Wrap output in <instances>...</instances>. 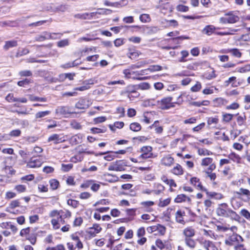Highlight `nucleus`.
I'll list each match as a JSON object with an SVG mask.
<instances>
[{
  "instance_id": "72a5a7b5",
  "label": "nucleus",
  "mask_w": 250,
  "mask_h": 250,
  "mask_svg": "<svg viewBox=\"0 0 250 250\" xmlns=\"http://www.w3.org/2000/svg\"><path fill=\"white\" fill-rule=\"evenodd\" d=\"M49 184L52 190L56 189L59 185V182L56 179H51L49 181Z\"/></svg>"
},
{
  "instance_id": "ddd939ff",
  "label": "nucleus",
  "mask_w": 250,
  "mask_h": 250,
  "mask_svg": "<svg viewBox=\"0 0 250 250\" xmlns=\"http://www.w3.org/2000/svg\"><path fill=\"white\" fill-rule=\"evenodd\" d=\"M102 229L98 224H94L93 227L89 229L88 233L92 236H95L96 234L99 233Z\"/></svg>"
},
{
  "instance_id": "4c0bfd02",
  "label": "nucleus",
  "mask_w": 250,
  "mask_h": 250,
  "mask_svg": "<svg viewBox=\"0 0 250 250\" xmlns=\"http://www.w3.org/2000/svg\"><path fill=\"white\" fill-rule=\"evenodd\" d=\"M90 130L92 133L96 134V133H104L106 131V129L105 127H104L103 128L93 127L90 129Z\"/></svg>"
},
{
  "instance_id": "f3484780",
  "label": "nucleus",
  "mask_w": 250,
  "mask_h": 250,
  "mask_svg": "<svg viewBox=\"0 0 250 250\" xmlns=\"http://www.w3.org/2000/svg\"><path fill=\"white\" fill-rule=\"evenodd\" d=\"M185 238H191L195 235V230L191 227H187L183 230Z\"/></svg>"
},
{
  "instance_id": "cd10ccee",
  "label": "nucleus",
  "mask_w": 250,
  "mask_h": 250,
  "mask_svg": "<svg viewBox=\"0 0 250 250\" xmlns=\"http://www.w3.org/2000/svg\"><path fill=\"white\" fill-rule=\"evenodd\" d=\"M141 125L138 123H132L130 125V129L135 132H137L141 129Z\"/></svg>"
},
{
  "instance_id": "6e6d98bb",
  "label": "nucleus",
  "mask_w": 250,
  "mask_h": 250,
  "mask_svg": "<svg viewBox=\"0 0 250 250\" xmlns=\"http://www.w3.org/2000/svg\"><path fill=\"white\" fill-rule=\"evenodd\" d=\"M104 176H112V178H113L112 179H111V180H108V182H109L110 183L116 182L119 180V178L117 176H116L115 175H113L112 174L106 173L104 174Z\"/></svg>"
},
{
  "instance_id": "a878e982",
  "label": "nucleus",
  "mask_w": 250,
  "mask_h": 250,
  "mask_svg": "<svg viewBox=\"0 0 250 250\" xmlns=\"http://www.w3.org/2000/svg\"><path fill=\"white\" fill-rule=\"evenodd\" d=\"M187 39H189V37L188 36H181L178 37L173 38L170 40L173 41L175 44H178L181 43V41L183 40Z\"/></svg>"
},
{
  "instance_id": "9b49d317",
  "label": "nucleus",
  "mask_w": 250,
  "mask_h": 250,
  "mask_svg": "<svg viewBox=\"0 0 250 250\" xmlns=\"http://www.w3.org/2000/svg\"><path fill=\"white\" fill-rule=\"evenodd\" d=\"M56 114L65 115L68 114H70L72 112L69 110V107L65 106H60L57 107L55 110Z\"/></svg>"
},
{
  "instance_id": "09e8293b",
  "label": "nucleus",
  "mask_w": 250,
  "mask_h": 250,
  "mask_svg": "<svg viewBox=\"0 0 250 250\" xmlns=\"http://www.w3.org/2000/svg\"><path fill=\"white\" fill-rule=\"evenodd\" d=\"M93 182H94V181L93 180H87L81 185V187L85 188H88L90 187H91V185Z\"/></svg>"
},
{
  "instance_id": "e433bc0d",
  "label": "nucleus",
  "mask_w": 250,
  "mask_h": 250,
  "mask_svg": "<svg viewBox=\"0 0 250 250\" xmlns=\"http://www.w3.org/2000/svg\"><path fill=\"white\" fill-rule=\"evenodd\" d=\"M51 223L53 226V229H59L61 227L58 218L56 219H52L51 220Z\"/></svg>"
},
{
  "instance_id": "37998d69",
  "label": "nucleus",
  "mask_w": 250,
  "mask_h": 250,
  "mask_svg": "<svg viewBox=\"0 0 250 250\" xmlns=\"http://www.w3.org/2000/svg\"><path fill=\"white\" fill-rule=\"evenodd\" d=\"M21 134V131L19 129L13 130L9 133V136L11 137H19Z\"/></svg>"
},
{
  "instance_id": "bf43d9fd",
  "label": "nucleus",
  "mask_w": 250,
  "mask_h": 250,
  "mask_svg": "<svg viewBox=\"0 0 250 250\" xmlns=\"http://www.w3.org/2000/svg\"><path fill=\"white\" fill-rule=\"evenodd\" d=\"M111 152L112 151H109L108 153H110V154L104 157V160L108 161H110L113 160L116 157V155L114 153H112Z\"/></svg>"
},
{
  "instance_id": "c9c22d12",
  "label": "nucleus",
  "mask_w": 250,
  "mask_h": 250,
  "mask_svg": "<svg viewBox=\"0 0 250 250\" xmlns=\"http://www.w3.org/2000/svg\"><path fill=\"white\" fill-rule=\"evenodd\" d=\"M73 164L71 163L68 164H62V168L61 169L63 172H68L73 167Z\"/></svg>"
},
{
  "instance_id": "f704fd0d",
  "label": "nucleus",
  "mask_w": 250,
  "mask_h": 250,
  "mask_svg": "<svg viewBox=\"0 0 250 250\" xmlns=\"http://www.w3.org/2000/svg\"><path fill=\"white\" fill-rule=\"evenodd\" d=\"M229 157L234 162H236L238 163H240L241 158L238 155L234 153L230 154Z\"/></svg>"
},
{
  "instance_id": "0e129e2a",
  "label": "nucleus",
  "mask_w": 250,
  "mask_h": 250,
  "mask_svg": "<svg viewBox=\"0 0 250 250\" xmlns=\"http://www.w3.org/2000/svg\"><path fill=\"white\" fill-rule=\"evenodd\" d=\"M101 186L99 184L95 183L94 182L92 183V184L91 186V189L94 192H97L100 188Z\"/></svg>"
},
{
  "instance_id": "a211bd4d",
  "label": "nucleus",
  "mask_w": 250,
  "mask_h": 250,
  "mask_svg": "<svg viewBox=\"0 0 250 250\" xmlns=\"http://www.w3.org/2000/svg\"><path fill=\"white\" fill-rule=\"evenodd\" d=\"M202 244L207 250H215L216 249L213 243L209 240L203 241Z\"/></svg>"
},
{
  "instance_id": "69168bd1",
  "label": "nucleus",
  "mask_w": 250,
  "mask_h": 250,
  "mask_svg": "<svg viewBox=\"0 0 250 250\" xmlns=\"http://www.w3.org/2000/svg\"><path fill=\"white\" fill-rule=\"evenodd\" d=\"M106 118L105 117L101 116L94 119V122L95 124H99L103 123L106 120Z\"/></svg>"
},
{
  "instance_id": "8fccbe9b",
  "label": "nucleus",
  "mask_w": 250,
  "mask_h": 250,
  "mask_svg": "<svg viewBox=\"0 0 250 250\" xmlns=\"http://www.w3.org/2000/svg\"><path fill=\"white\" fill-rule=\"evenodd\" d=\"M67 204L68 205L72 206V207H73L74 208H76L78 206L79 203L78 201H77L76 200H72V199H69L67 201Z\"/></svg>"
},
{
  "instance_id": "c03bdc74",
  "label": "nucleus",
  "mask_w": 250,
  "mask_h": 250,
  "mask_svg": "<svg viewBox=\"0 0 250 250\" xmlns=\"http://www.w3.org/2000/svg\"><path fill=\"white\" fill-rule=\"evenodd\" d=\"M170 202V199L169 198H167L165 200H160V202L159 203V206L160 207H164L167 206Z\"/></svg>"
},
{
  "instance_id": "5fc2aeb1",
  "label": "nucleus",
  "mask_w": 250,
  "mask_h": 250,
  "mask_svg": "<svg viewBox=\"0 0 250 250\" xmlns=\"http://www.w3.org/2000/svg\"><path fill=\"white\" fill-rule=\"evenodd\" d=\"M72 127L75 129H81L82 128V125L81 124L76 121H73L71 123Z\"/></svg>"
},
{
  "instance_id": "58836bf2",
  "label": "nucleus",
  "mask_w": 250,
  "mask_h": 250,
  "mask_svg": "<svg viewBox=\"0 0 250 250\" xmlns=\"http://www.w3.org/2000/svg\"><path fill=\"white\" fill-rule=\"evenodd\" d=\"M234 115L229 114V113H226L223 115V121L226 122H230L233 117Z\"/></svg>"
},
{
  "instance_id": "412c9836",
  "label": "nucleus",
  "mask_w": 250,
  "mask_h": 250,
  "mask_svg": "<svg viewBox=\"0 0 250 250\" xmlns=\"http://www.w3.org/2000/svg\"><path fill=\"white\" fill-rule=\"evenodd\" d=\"M225 52L229 53L232 56L237 58H240L242 56V53L237 48L228 49Z\"/></svg>"
},
{
  "instance_id": "e2e57ef3",
  "label": "nucleus",
  "mask_w": 250,
  "mask_h": 250,
  "mask_svg": "<svg viewBox=\"0 0 250 250\" xmlns=\"http://www.w3.org/2000/svg\"><path fill=\"white\" fill-rule=\"evenodd\" d=\"M15 189L17 190L19 192H23L26 190V187L24 185H19L15 187Z\"/></svg>"
},
{
  "instance_id": "680f3d73",
  "label": "nucleus",
  "mask_w": 250,
  "mask_h": 250,
  "mask_svg": "<svg viewBox=\"0 0 250 250\" xmlns=\"http://www.w3.org/2000/svg\"><path fill=\"white\" fill-rule=\"evenodd\" d=\"M19 75L21 76H25V77L31 76L32 75V73L30 70H23V71H21L19 72Z\"/></svg>"
},
{
  "instance_id": "c756f323",
  "label": "nucleus",
  "mask_w": 250,
  "mask_h": 250,
  "mask_svg": "<svg viewBox=\"0 0 250 250\" xmlns=\"http://www.w3.org/2000/svg\"><path fill=\"white\" fill-rule=\"evenodd\" d=\"M50 111L49 110L44 111H39L36 113L35 118L36 119L44 117L48 115L50 113Z\"/></svg>"
},
{
  "instance_id": "20e7f679",
  "label": "nucleus",
  "mask_w": 250,
  "mask_h": 250,
  "mask_svg": "<svg viewBox=\"0 0 250 250\" xmlns=\"http://www.w3.org/2000/svg\"><path fill=\"white\" fill-rule=\"evenodd\" d=\"M44 162V159L42 156L32 157L27 164V167L29 168H36L40 167Z\"/></svg>"
},
{
  "instance_id": "aec40b11",
  "label": "nucleus",
  "mask_w": 250,
  "mask_h": 250,
  "mask_svg": "<svg viewBox=\"0 0 250 250\" xmlns=\"http://www.w3.org/2000/svg\"><path fill=\"white\" fill-rule=\"evenodd\" d=\"M190 183L194 185L195 187H197L199 189L202 191V189L205 188L203 187L200 182L199 179L197 177H192L190 179Z\"/></svg>"
},
{
  "instance_id": "4be33fe9",
  "label": "nucleus",
  "mask_w": 250,
  "mask_h": 250,
  "mask_svg": "<svg viewBox=\"0 0 250 250\" xmlns=\"http://www.w3.org/2000/svg\"><path fill=\"white\" fill-rule=\"evenodd\" d=\"M17 42L15 40L6 41L3 46V49L5 50H7L10 48L17 46Z\"/></svg>"
},
{
  "instance_id": "4468645a",
  "label": "nucleus",
  "mask_w": 250,
  "mask_h": 250,
  "mask_svg": "<svg viewBox=\"0 0 250 250\" xmlns=\"http://www.w3.org/2000/svg\"><path fill=\"white\" fill-rule=\"evenodd\" d=\"M216 29H218V28H216L212 25H206L203 29L202 32L208 36H210L212 33H215V31Z\"/></svg>"
},
{
  "instance_id": "6e6552de",
  "label": "nucleus",
  "mask_w": 250,
  "mask_h": 250,
  "mask_svg": "<svg viewBox=\"0 0 250 250\" xmlns=\"http://www.w3.org/2000/svg\"><path fill=\"white\" fill-rule=\"evenodd\" d=\"M91 103L86 98H80L75 104V107L79 109H85L90 105Z\"/></svg>"
},
{
  "instance_id": "7ed1b4c3",
  "label": "nucleus",
  "mask_w": 250,
  "mask_h": 250,
  "mask_svg": "<svg viewBox=\"0 0 250 250\" xmlns=\"http://www.w3.org/2000/svg\"><path fill=\"white\" fill-rule=\"evenodd\" d=\"M240 18L239 17L233 14L232 12H229L225 14V17H221L219 19L220 22L226 23H234L238 21Z\"/></svg>"
},
{
  "instance_id": "f8f14e48",
  "label": "nucleus",
  "mask_w": 250,
  "mask_h": 250,
  "mask_svg": "<svg viewBox=\"0 0 250 250\" xmlns=\"http://www.w3.org/2000/svg\"><path fill=\"white\" fill-rule=\"evenodd\" d=\"M174 201H175V202L177 203L185 202H187L188 203H190L191 199L189 197L186 196L185 194H179L177 196V197L174 199Z\"/></svg>"
},
{
  "instance_id": "c85d7f7f",
  "label": "nucleus",
  "mask_w": 250,
  "mask_h": 250,
  "mask_svg": "<svg viewBox=\"0 0 250 250\" xmlns=\"http://www.w3.org/2000/svg\"><path fill=\"white\" fill-rule=\"evenodd\" d=\"M236 78L235 77H230L228 80L224 82L225 85L228 86L230 83H232L231 86L232 87H236L237 85L235 84Z\"/></svg>"
},
{
  "instance_id": "f257e3e1",
  "label": "nucleus",
  "mask_w": 250,
  "mask_h": 250,
  "mask_svg": "<svg viewBox=\"0 0 250 250\" xmlns=\"http://www.w3.org/2000/svg\"><path fill=\"white\" fill-rule=\"evenodd\" d=\"M216 211L217 214L221 217H230L235 220L238 218L237 213L229 208L228 205L226 203L219 204Z\"/></svg>"
},
{
  "instance_id": "7c9ffc66",
  "label": "nucleus",
  "mask_w": 250,
  "mask_h": 250,
  "mask_svg": "<svg viewBox=\"0 0 250 250\" xmlns=\"http://www.w3.org/2000/svg\"><path fill=\"white\" fill-rule=\"evenodd\" d=\"M29 99L30 101H38L42 102H46L47 101V98L45 97H39L37 96H34L33 95H30Z\"/></svg>"
},
{
  "instance_id": "774afa93",
  "label": "nucleus",
  "mask_w": 250,
  "mask_h": 250,
  "mask_svg": "<svg viewBox=\"0 0 250 250\" xmlns=\"http://www.w3.org/2000/svg\"><path fill=\"white\" fill-rule=\"evenodd\" d=\"M155 244H156V245L157 246V247H158L161 250H162L165 248V244L160 239H157L156 241Z\"/></svg>"
},
{
  "instance_id": "6ab92c4d",
  "label": "nucleus",
  "mask_w": 250,
  "mask_h": 250,
  "mask_svg": "<svg viewBox=\"0 0 250 250\" xmlns=\"http://www.w3.org/2000/svg\"><path fill=\"white\" fill-rule=\"evenodd\" d=\"M48 142H53L54 144H57L62 142V139L58 134H53L50 136L48 139Z\"/></svg>"
},
{
  "instance_id": "0eeeda50",
  "label": "nucleus",
  "mask_w": 250,
  "mask_h": 250,
  "mask_svg": "<svg viewBox=\"0 0 250 250\" xmlns=\"http://www.w3.org/2000/svg\"><path fill=\"white\" fill-rule=\"evenodd\" d=\"M173 98L169 96L162 98L160 101H158L157 105L163 110L168 109V106L170 103L172 101Z\"/></svg>"
},
{
  "instance_id": "79ce46f5",
  "label": "nucleus",
  "mask_w": 250,
  "mask_h": 250,
  "mask_svg": "<svg viewBox=\"0 0 250 250\" xmlns=\"http://www.w3.org/2000/svg\"><path fill=\"white\" fill-rule=\"evenodd\" d=\"M177 10L180 12H186L188 11L189 8L188 6L182 4H179L177 6Z\"/></svg>"
},
{
  "instance_id": "5701e85b",
  "label": "nucleus",
  "mask_w": 250,
  "mask_h": 250,
  "mask_svg": "<svg viewBox=\"0 0 250 250\" xmlns=\"http://www.w3.org/2000/svg\"><path fill=\"white\" fill-rule=\"evenodd\" d=\"M213 103L215 106H220L227 104L228 103V101L223 98H217L213 100Z\"/></svg>"
},
{
  "instance_id": "052dcab7",
  "label": "nucleus",
  "mask_w": 250,
  "mask_h": 250,
  "mask_svg": "<svg viewBox=\"0 0 250 250\" xmlns=\"http://www.w3.org/2000/svg\"><path fill=\"white\" fill-rule=\"evenodd\" d=\"M83 222V218L81 217L76 218L74 222H73V226H80L81 225Z\"/></svg>"
},
{
  "instance_id": "2f4dec72",
  "label": "nucleus",
  "mask_w": 250,
  "mask_h": 250,
  "mask_svg": "<svg viewBox=\"0 0 250 250\" xmlns=\"http://www.w3.org/2000/svg\"><path fill=\"white\" fill-rule=\"evenodd\" d=\"M140 20L142 22H148L151 21V18L148 14H143L140 15Z\"/></svg>"
},
{
  "instance_id": "393cba45",
  "label": "nucleus",
  "mask_w": 250,
  "mask_h": 250,
  "mask_svg": "<svg viewBox=\"0 0 250 250\" xmlns=\"http://www.w3.org/2000/svg\"><path fill=\"white\" fill-rule=\"evenodd\" d=\"M184 240L187 246L191 249H194L195 247L196 243L191 238H185Z\"/></svg>"
},
{
  "instance_id": "39448f33",
  "label": "nucleus",
  "mask_w": 250,
  "mask_h": 250,
  "mask_svg": "<svg viewBox=\"0 0 250 250\" xmlns=\"http://www.w3.org/2000/svg\"><path fill=\"white\" fill-rule=\"evenodd\" d=\"M244 241L243 238L237 234H233L225 240V244L229 246H235Z\"/></svg>"
},
{
  "instance_id": "3c124183",
  "label": "nucleus",
  "mask_w": 250,
  "mask_h": 250,
  "mask_svg": "<svg viewBox=\"0 0 250 250\" xmlns=\"http://www.w3.org/2000/svg\"><path fill=\"white\" fill-rule=\"evenodd\" d=\"M30 82V80L28 79H25L22 81H20L18 82V85L20 86L25 87L28 85Z\"/></svg>"
},
{
  "instance_id": "13d9d810",
  "label": "nucleus",
  "mask_w": 250,
  "mask_h": 250,
  "mask_svg": "<svg viewBox=\"0 0 250 250\" xmlns=\"http://www.w3.org/2000/svg\"><path fill=\"white\" fill-rule=\"evenodd\" d=\"M61 33H51V40L60 39L62 36Z\"/></svg>"
},
{
  "instance_id": "338daca9",
  "label": "nucleus",
  "mask_w": 250,
  "mask_h": 250,
  "mask_svg": "<svg viewBox=\"0 0 250 250\" xmlns=\"http://www.w3.org/2000/svg\"><path fill=\"white\" fill-rule=\"evenodd\" d=\"M91 196V194L88 192H83L80 195V198L82 199H86L89 198Z\"/></svg>"
},
{
  "instance_id": "a19ab883",
  "label": "nucleus",
  "mask_w": 250,
  "mask_h": 250,
  "mask_svg": "<svg viewBox=\"0 0 250 250\" xmlns=\"http://www.w3.org/2000/svg\"><path fill=\"white\" fill-rule=\"evenodd\" d=\"M219 120L217 117H209L208 120V124L210 125L212 124L216 125L218 123Z\"/></svg>"
},
{
  "instance_id": "9d476101",
  "label": "nucleus",
  "mask_w": 250,
  "mask_h": 250,
  "mask_svg": "<svg viewBox=\"0 0 250 250\" xmlns=\"http://www.w3.org/2000/svg\"><path fill=\"white\" fill-rule=\"evenodd\" d=\"M128 3V1L127 0H122L119 2H110L107 0H105L104 1V4L106 6H114L116 7H120L123 6H125L127 5Z\"/></svg>"
},
{
  "instance_id": "4d7b16f0",
  "label": "nucleus",
  "mask_w": 250,
  "mask_h": 250,
  "mask_svg": "<svg viewBox=\"0 0 250 250\" xmlns=\"http://www.w3.org/2000/svg\"><path fill=\"white\" fill-rule=\"evenodd\" d=\"M241 214L245 217L247 219L250 220V213L245 209H243L241 211Z\"/></svg>"
},
{
  "instance_id": "b1692460",
  "label": "nucleus",
  "mask_w": 250,
  "mask_h": 250,
  "mask_svg": "<svg viewBox=\"0 0 250 250\" xmlns=\"http://www.w3.org/2000/svg\"><path fill=\"white\" fill-rule=\"evenodd\" d=\"M68 8V6L66 4H61L59 5H58L57 6H55L54 7L53 11L54 12H65L67 10Z\"/></svg>"
},
{
  "instance_id": "ea45409f",
  "label": "nucleus",
  "mask_w": 250,
  "mask_h": 250,
  "mask_svg": "<svg viewBox=\"0 0 250 250\" xmlns=\"http://www.w3.org/2000/svg\"><path fill=\"white\" fill-rule=\"evenodd\" d=\"M5 100L8 102H17V98L14 97L13 94L9 93L5 97Z\"/></svg>"
},
{
  "instance_id": "dca6fc26",
  "label": "nucleus",
  "mask_w": 250,
  "mask_h": 250,
  "mask_svg": "<svg viewBox=\"0 0 250 250\" xmlns=\"http://www.w3.org/2000/svg\"><path fill=\"white\" fill-rule=\"evenodd\" d=\"M185 215L184 211H182L180 210H178L175 214V217L176 222L181 224L184 225L185 221L183 219V216Z\"/></svg>"
},
{
  "instance_id": "a18cd8bd",
  "label": "nucleus",
  "mask_w": 250,
  "mask_h": 250,
  "mask_svg": "<svg viewBox=\"0 0 250 250\" xmlns=\"http://www.w3.org/2000/svg\"><path fill=\"white\" fill-rule=\"evenodd\" d=\"M138 88L142 90L148 89L150 87V84L147 83H142L137 85Z\"/></svg>"
},
{
  "instance_id": "f03ea898",
  "label": "nucleus",
  "mask_w": 250,
  "mask_h": 250,
  "mask_svg": "<svg viewBox=\"0 0 250 250\" xmlns=\"http://www.w3.org/2000/svg\"><path fill=\"white\" fill-rule=\"evenodd\" d=\"M127 162L125 160H118L112 163L109 166V170L122 171L125 170V167L127 166Z\"/></svg>"
},
{
  "instance_id": "1a4fd4ad",
  "label": "nucleus",
  "mask_w": 250,
  "mask_h": 250,
  "mask_svg": "<svg viewBox=\"0 0 250 250\" xmlns=\"http://www.w3.org/2000/svg\"><path fill=\"white\" fill-rule=\"evenodd\" d=\"M174 162V158L169 155L164 156L161 160L162 165L168 167H171L173 164Z\"/></svg>"
},
{
  "instance_id": "de8ad7c7",
  "label": "nucleus",
  "mask_w": 250,
  "mask_h": 250,
  "mask_svg": "<svg viewBox=\"0 0 250 250\" xmlns=\"http://www.w3.org/2000/svg\"><path fill=\"white\" fill-rule=\"evenodd\" d=\"M202 88L201 84L200 82H197L191 88V91L192 92L199 91Z\"/></svg>"
},
{
  "instance_id": "2eb2a0df",
  "label": "nucleus",
  "mask_w": 250,
  "mask_h": 250,
  "mask_svg": "<svg viewBox=\"0 0 250 250\" xmlns=\"http://www.w3.org/2000/svg\"><path fill=\"white\" fill-rule=\"evenodd\" d=\"M170 172L173 174L178 176L181 175L184 173V170L182 166L178 164H177L176 166L170 170Z\"/></svg>"
},
{
  "instance_id": "423d86ee",
  "label": "nucleus",
  "mask_w": 250,
  "mask_h": 250,
  "mask_svg": "<svg viewBox=\"0 0 250 250\" xmlns=\"http://www.w3.org/2000/svg\"><path fill=\"white\" fill-rule=\"evenodd\" d=\"M152 148L150 146H144L141 149V155L139 157V159H146L151 158L153 156L152 153Z\"/></svg>"
},
{
  "instance_id": "bb28decb",
  "label": "nucleus",
  "mask_w": 250,
  "mask_h": 250,
  "mask_svg": "<svg viewBox=\"0 0 250 250\" xmlns=\"http://www.w3.org/2000/svg\"><path fill=\"white\" fill-rule=\"evenodd\" d=\"M69 45V40L68 39L61 40L57 42V45L58 47L62 48Z\"/></svg>"
},
{
  "instance_id": "864d4df0",
  "label": "nucleus",
  "mask_w": 250,
  "mask_h": 250,
  "mask_svg": "<svg viewBox=\"0 0 250 250\" xmlns=\"http://www.w3.org/2000/svg\"><path fill=\"white\" fill-rule=\"evenodd\" d=\"M99 10H101V11L96 12V13H98L100 15H108L111 14L112 12V10L109 9H99Z\"/></svg>"
},
{
  "instance_id": "603ef678",
  "label": "nucleus",
  "mask_w": 250,
  "mask_h": 250,
  "mask_svg": "<svg viewBox=\"0 0 250 250\" xmlns=\"http://www.w3.org/2000/svg\"><path fill=\"white\" fill-rule=\"evenodd\" d=\"M162 67L159 65H151L147 70L150 71H157L161 70Z\"/></svg>"
},
{
  "instance_id": "49530a36",
  "label": "nucleus",
  "mask_w": 250,
  "mask_h": 250,
  "mask_svg": "<svg viewBox=\"0 0 250 250\" xmlns=\"http://www.w3.org/2000/svg\"><path fill=\"white\" fill-rule=\"evenodd\" d=\"M212 159L211 158H205L202 160L201 165L205 166H208L212 163Z\"/></svg>"
},
{
  "instance_id": "473e14b6",
  "label": "nucleus",
  "mask_w": 250,
  "mask_h": 250,
  "mask_svg": "<svg viewBox=\"0 0 250 250\" xmlns=\"http://www.w3.org/2000/svg\"><path fill=\"white\" fill-rule=\"evenodd\" d=\"M189 96L188 95H186V94L185 92L181 93V94L177 98V101L176 102V104L178 105L181 104L183 103V102H184L183 98L184 97H186L188 99Z\"/></svg>"
}]
</instances>
